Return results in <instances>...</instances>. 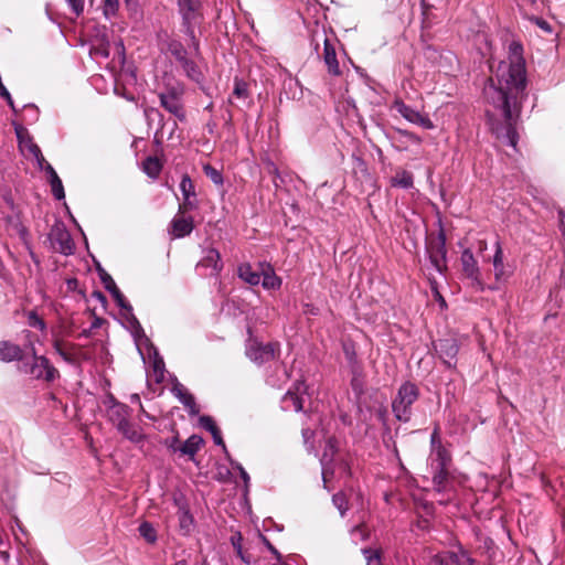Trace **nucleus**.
<instances>
[{"label":"nucleus","instance_id":"9","mask_svg":"<svg viewBox=\"0 0 565 565\" xmlns=\"http://www.w3.org/2000/svg\"><path fill=\"white\" fill-rule=\"evenodd\" d=\"M393 108L408 122L417 125L424 129H433L435 126L426 114H422L402 99L394 100Z\"/></svg>","mask_w":565,"mask_h":565},{"label":"nucleus","instance_id":"36","mask_svg":"<svg viewBox=\"0 0 565 565\" xmlns=\"http://www.w3.org/2000/svg\"><path fill=\"white\" fill-rule=\"evenodd\" d=\"M138 531H139L140 536H142L148 543L153 544L157 542V539H158L157 531L150 522H148V521L142 522L139 525Z\"/></svg>","mask_w":565,"mask_h":565},{"label":"nucleus","instance_id":"23","mask_svg":"<svg viewBox=\"0 0 565 565\" xmlns=\"http://www.w3.org/2000/svg\"><path fill=\"white\" fill-rule=\"evenodd\" d=\"M0 361L6 363L23 361V351L18 344L0 341Z\"/></svg>","mask_w":565,"mask_h":565},{"label":"nucleus","instance_id":"34","mask_svg":"<svg viewBox=\"0 0 565 565\" xmlns=\"http://www.w3.org/2000/svg\"><path fill=\"white\" fill-rule=\"evenodd\" d=\"M143 172L152 179L158 178L161 172L162 166L158 158L148 157L142 163Z\"/></svg>","mask_w":565,"mask_h":565},{"label":"nucleus","instance_id":"2","mask_svg":"<svg viewBox=\"0 0 565 565\" xmlns=\"http://www.w3.org/2000/svg\"><path fill=\"white\" fill-rule=\"evenodd\" d=\"M106 407L107 420L117 431L132 444H140L146 436L140 426L130 422L132 409L125 403L119 402L111 393L103 401Z\"/></svg>","mask_w":565,"mask_h":565},{"label":"nucleus","instance_id":"62","mask_svg":"<svg viewBox=\"0 0 565 565\" xmlns=\"http://www.w3.org/2000/svg\"><path fill=\"white\" fill-rule=\"evenodd\" d=\"M34 160L36 162V167L40 169V170H43L44 166L47 164L49 162L45 160V158L43 157L42 152H40L39 156L34 157Z\"/></svg>","mask_w":565,"mask_h":565},{"label":"nucleus","instance_id":"17","mask_svg":"<svg viewBox=\"0 0 565 565\" xmlns=\"http://www.w3.org/2000/svg\"><path fill=\"white\" fill-rule=\"evenodd\" d=\"M438 246L436 254H429L430 267L438 274H443L446 269V236L444 232L438 234Z\"/></svg>","mask_w":565,"mask_h":565},{"label":"nucleus","instance_id":"25","mask_svg":"<svg viewBox=\"0 0 565 565\" xmlns=\"http://www.w3.org/2000/svg\"><path fill=\"white\" fill-rule=\"evenodd\" d=\"M102 284L104 285V288L110 292L111 297L114 298L117 306L120 307V309L124 311L131 310V305L126 300L125 296L121 294L111 276L103 278Z\"/></svg>","mask_w":565,"mask_h":565},{"label":"nucleus","instance_id":"39","mask_svg":"<svg viewBox=\"0 0 565 565\" xmlns=\"http://www.w3.org/2000/svg\"><path fill=\"white\" fill-rule=\"evenodd\" d=\"M242 541L243 536L241 532H236L234 535L231 536V544L234 547L237 556L244 562L249 563V559L244 555L243 547H242Z\"/></svg>","mask_w":565,"mask_h":565},{"label":"nucleus","instance_id":"33","mask_svg":"<svg viewBox=\"0 0 565 565\" xmlns=\"http://www.w3.org/2000/svg\"><path fill=\"white\" fill-rule=\"evenodd\" d=\"M125 317L128 320L131 329H132V335L138 341L139 339H145V341L148 343L149 339L146 337L143 328L141 327L140 322L136 318V316L132 312V309L130 311H125Z\"/></svg>","mask_w":565,"mask_h":565},{"label":"nucleus","instance_id":"53","mask_svg":"<svg viewBox=\"0 0 565 565\" xmlns=\"http://www.w3.org/2000/svg\"><path fill=\"white\" fill-rule=\"evenodd\" d=\"M23 148H25L33 156V158L39 156L40 152H42L40 147L35 142H33L31 136H28L26 143Z\"/></svg>","mask_w":565,"mask_h":565},{"label":"nucleus","instance_id":"31","mask_svg":"<svg viewBox=\"0 0 565 565\" xmlns=\"http://www.w3.org/2000/svg\"><path fill=\"white\" fill-rule=\"evenodd\" d=\"M281 407L285 411L292 409L295 412H301L303 408V399L301 396H299L297 393L288 391L282 399H281Z\"/></svg>","mask_w":565,"mask_h":565},{"label":"nucleus","instance_id":"45","mask_svg":"<svg viewBox=\"0 0 565 565\" xmlns=\"http://www.w3.org/2000/svg\"><path fill=\"white\" fill-rule=\"evenodd\" d=\"M28 323L30 327L36 328L41 331H44L46 329L45 321L35 311L29 312Z\"/></svg>","mask_w":565,"mask_h":565},{"label":"nucleus","instance_id":"29","mask_svg":"<svg viewBox=\"0 0 565 565\" xmlns=\"http://www.w3.org/2000/svg\"><path fill=\"white\" fill-rule=\"evenodd\" d=\"M262 273L254 270L249 263H243L237 267V276L250 286L260 284Z\"/></svg>","mask_w":565,"mask_h":565},{"label":"nucleus","instance_id":"20","mask_svg":"<svg viewBox=\"0 0 565 565\" xmlns=\"http://www.w3.org/2000/svg\"><path fill=\"white\" fill-rule=\"evenodd\" d=\"M160 100L161 107H163L168 113L173 115L178 120L185 121L186 115L184 110V105L182 99L170 98L167 96H158Z\"/></svg>","mask_w":565,"mask_h":565},{"label":"nucleus","instance_id":"15","mask_svg":"<svg viewBox=\"0 0 565 565\" xmlns=\"http://www.w3.org/2000/svg\"><path fill=\"white\" fill-rule=\"evenodd\" d=\"M171 392L186 408L190 416H196L200 413V408L196 405L194 396L185 390L177 377L173 380Z\"/></svg>","mask_w":565,"mask_h":565},{"label":"nucleus","instance_id":"16","mask_svg":"<svg viewBox=\"0 0 565 565\" xmlns=\"http://www.w3.org/2000/svg\"><path fill=\"white\" fill-rule=\"evenodd\" d=\"M179 186L183 195V203L180 205V211L194 210L196 207L195 190L191 178L188 174H183Z\"/></svg>","mask_w":565,"mask_h":565},{"label":"nucleus","instance_id":"37","mask_svg":"<svg viewBox=\"0 0 565 565\" xmlns=\"http://www.w3.org/2000/svg\"><path fill=\"white\" fill-rule=\"evenodd\" d=\"M335 452V445H334V441L332 439H329L327 441V445H326V448H324V452L320 459V462H321V466H322V472H323V476L326 475L327 472V466L329 463H331L332 461V456L333 454Z\"/></svg>","mask_w":565,"mask_h":565},{"label":"nucleus","instance_id":"59","mask_svg":"<svg viewBox=\"0 0 565 565\" xmlns=\"http://www.w3.org/2000/svg\"><path fill=\"white\" fill-rule=\"evenodd\" d=\"M397 132L404 137H406L408 140L414 142H419L420 139L412 131L405 130V129H397Z\"/></svg>","mask_w":565,"mask_h":565},{"label":"nucleus","instance_id":"46","mask_svg":"<svg viewBox=\"0 0 565 565\" xmlns=\"http://www.w3.org/2000/svg\"><path fill=\"white\" fill-rule=\"evenodd\" d=\"M529 21L548 34L553 32L552 25L543 18L531 15L529 17Z\"/></svg>","mask_w":565,"mask_h":565},{"label":"nucleus","instance_id":"52","mask_svg":"<svg viewBox=\"0 0 565 565\" xmlns=\"http://www.w3.org/2000/svg\"><path fill=\"white\" fill-rule=\"evenodd\" d=\"M23 148H25L33 156V158L39 156L40 152H42L40 147L35 142H33L31 136H28L26 143Z\"/></svg>","mask_w":565,"mask_h":565},{"label":"nucleus","instance_id":"56","mask_svg":"<svg viewBox=\"0 0 565 565\" xmlns=\"http://www.w3.org/2000/svg\"><path fill=\"white\" fill-rule=\"evenodd\" d=\"M302 311L307 316H318L320 312L319 308L313 303H305Z\"/></svg>","mask_w":565,"mask_h":565},{"label":"nucleus","instance_id":"3","mask_svg":"<svg viewBox=\"0 0 565 565\" xmlns=\"http://www.w3.org/2000/svg\"><path fill=\"white\" fill-rule=\"evenodd\" d=\"M178 13L181 18L182 32L189 40V47L194 55H200V40L195 30L204 23V7L202 0H177Z\"/></svg>","mask_w":565,"mask_h":565},{"label":"nucleus","instance_id":"48","mask_svg":"<svg viewBox=\"0 0 565 565\" xmlns=\"http://www.w3.org/2000/svg\"><path fill=\"white\" fill-rule=\"evenodd\" d=\"M332 502L333 504L335 505V508L339 510L340 514L342 516H344L347 510H348V505H347V501H345V498L343 494L341 493H337L332 497Z\"/></svg>","mask_w":565,"mask_h":565},{"label":"nucleus","instance_id":"57","mask_svg":"<svg viewBox=\"0 0 565 565\" xmlns=\"http://www.w3.org/2000/svg\"><path fill=\"white\" fill-rule=\"evenodd\" d=\"M211 435L213 437L214 443L218 446H222L223 450L226 452V446L224 444L220 429L217 428L215 431H212Z\"/></svg>","mask_w":565,"mask_h":565},{"label":"nucleus","instance_id":"60","mask_svg":"<svg viewBox=\"0 0 565 565\" xmlns=\"http://www.w3.org/2000/svg\"><path fill=\"white\" fill-rule=\"evenodd\" d=\"M262 540L264 542V544L266 545V547L275 555L277 556L278 559H280V554L278 553V551L271 545V543L268 541V539L264 535H262Z\"/></svg>","mask_w":565,"mask_h":565},{"label":"nucleus","instance_id":"30","mask_svg":"<svg viewBox=\"0 0 565 565\" xmlns=\"http://www.w3.org/2000/svg\"><path fill=\"white\" fill-rule=\"evenodd\" d=\"M351 372V388L355 397L359 399L364 394V373L362 366H354Z\"/></svg>","mask_w":565,"mask_h":565},{"label":"nucleus","instance_id":"4","mask_svg":"<svg viewBox=\"0 0 565 565\" xmlns=\"http://www.w3.org/2000/svg\"><path fill=\"white\" fill-rule=\"evenodd\" d=\"M419 397L418 386L411 382H404L397 390L396 396L392 401V412L394 417L402 423H408L412 418V406Z\"/></svg>","mask_w":565,"mask_h":565},{"label":"nucleus","instance_id":"47","mask_svg":"<svg viewBox=\"0 0 565 565\" xmlns=\"http://www.w3.org/2000/svg\"><path fill=\"white\" fill-rule=\"evenodd\" d=\"M428 280H429V284H430V288H431V291L434 292L435 295V298L436 300L439 302L440 307L441 308H445L447 305H446V300L444 299V297L440 295V292L438 291V285H437V281L436 279L433 277L431 273L428 274Z\"/></svg>","mask_w":565,"mask_h":565},{"label":"nucleus","instance_id":"8","mask_svg":"<svg viewBox=\"0 0 565 565\" xmlns=\"http://www.w3.org/2000/svg\"><path fill=\"white\" fill-rule=\"evenodd\" d=\"M277 343L250 342L246 348L247 358L257 365L265 364L276 358Z\"/></svg>","mask_w":565,"mask_h":565},{"label":"nucleus","instance_id":"21","mask_svg":"<svg viewBox=\"0 0 565 565\" xmlns=\"http://www.w3.org/2000/svg\"><path fill=\"white\" fill-rule=\"evenodd\" d=\"M53 348L55 352L65 361L67 364L74 365L78 362V355L74 350L77 348L74 343H64L62 340L55 339L53 341Z\"/></svg>","mask_w":565,"mask_h":565},{"label":"nucleus","instance_id":"22","mask_svg":"<svg viewBox=\"0 0 565 565\" xmlns=\"http://www.w3.org/2000/svg\"><path fill=\"white\" fill-rule=\"evenodd\" d=\"M262 265V277L260 282L264 289L267 290H278L282 285V280L279 276L276 275L273 266L270 264H260Z\"/></svg>","mask_w":565,"mask_h":565},{"label":"nucleus","instance_id":"19","mask_svg":"<svg viewBox=\"0 0 565 565\" xmlns=\"http://www.w3.org/2000/svg\"><path fill=\"white\" fill-rule=\"evenodd\" d=\"M148 355L152 363V371L156 383H161L164 380V361L162 356L159 354L158 349L149 341L148 342Z\"/></svg>","mask_w":565,"mask_h":565},{"label":"nucleus","instance_id":"24","mask_svg":"<svg viewBox=\"0 0 565 565\" xmlns=\"http://www.w3.org/2000/svg\"><path fill=\"white\" fill-rule=\"evenodd\" d=\"M323 61L330 74H340V67L337 60L335 49L327 36L323 38Z\"/></svg>","mask_w":565,"mask_h":565},{"label":"nucleus","instance_id":"64","mask_svg":"<svg viewBox=\"0 0 565 565\" xmlns=\"http://www.w3.org/2000/svg\"><path fill=\"white\" fill-rule=\"evenodd\" d=\"M559 216H561V225L559 226H561L563 237L565 239V211H561Z\"/></svg>","mask_w":565,"mask_h":565},{"label":"nucleus","instance_id":"13","mask_svg":"<svg viewBox=\"0 0 565 565\" xmlns=\"http://www.w3.org/2000/svg\"><path fill=\"white\" fill-rule=\"evenodd\" d=\"M503 249L499 238L494 242V254L491 263L493 266L494 278L498 282L507 281L513 273L512 266L503 262Z\"/></svg>","mask_w":565,"mask_h":565},{"label":"nucleus","instance_id":"12","mask_svg":"<svg viewBox=\"0 0 565 565\" xmlns=\"http://www.w3.org/2000/svg\"><path fill=\"white\" fill-rule=\"evenodd\" d=\"M202 268L210 269V273L207 274L210 276H217L222 271L223 263L221 259V254L216 248H202V257L200 262L196 264V269L200 270Z\"/></svg>","mask_w":565,"mask_h":565},{"label":"nucleus","instance_id":"44","mask_svg":"<svg viewBox=\"0 0 565 565\" xmlns=\"http://www.w3.org/2000/svg\"><path fill=\"white\" fill-rule=\"evenodd\" d=\"M343 352H344V355L348 361L350 370H353L354 366H362V364L358 361L356 352L353 349V347L344 345Z\"/></svg>","mask_w":565,"mask_h":565},{"label":"nucleus","instance_id":"54","mask_svg":"<svg viewBox=\"0 0 565 565\" xmlns=\"http://www.w3.org/2000/svg\"><path fill=\"white\" fill-rule=\"evenodd\" d=\"M72 11L78 17L84 11V0H66Z\"/></svg>","mask_w":565,"mask_h":565},{"label":"nucleus","instance_id":"7","mask_svg":"<svg viewBox=\"0 0 565 565\" xmlns=\"http://www.w3.org/2000/svg\"><path fill=\"white\" fill-rule=\"evenodd\" d=\"M49 238L56 252L66 256L74 253L75 245L73 238L62 222H57L52 226Z\"/></svg>","mask_w":565,"mask_h":565},{"label":"nucleus","instance_id":"5","mask_svg":"<svg viewBox=\"0 0 565 565\" xmlns=\"http://www.w3.org/2000/svg\"><path fill=\"white\" fill-rule=\"evenodd\" d=\"M167 51L174 57L182 71L191 81L201 84L204 75L194 60L188 56V50L178 39H168L166 41Z\"/></svg>","mask_w":565,"mask_h":565},{"label":"nucleus","instance_id":"61","mask_svg":"<svg viewBox=\"0 0 565 565\" xmlns=\"http://www.w3.org/2000/svg\"><path fill=\"white\" fill-rule=\"evenodd\" d=\"M92 297L95 298L96 300H98L103 305L107 303L106 296L102 291H99V290L93 291Z\"/></svg>","mask_w":565,"mask_h":565},{"label":"nucleus","instance_id":"42","mask_svg":"<svg viewBox=\"0 0 565 565\" xmlns=\"http://www.w3.org/2000/svg\"><path fill=\"white\" fill-rule=\"evenodd\" d=\"M103 12L107 19L115 17L119 9V0H102Z\"/></svg>","mask_w":565,"mask_h":565},{"label":"nucleus","instance_id":"10","mask_svg":"<svg viewBox=\"0 0 565 565\" xmlns=\"http://www.w3.org/2000/svg\"><path fill=\"white\" fill-rule=\"evenodd\" d=\"M173 504L178 509L177 516L179 523V532L183 536H189L195 527V521L190 511L189 504L183 495H174Z\"/></svg>","mask_w":565,"mask_h":565},{"label":"nucleus","instance_id":"43","mask_svg":"<svg viewBox=\"0 0 565 565\" xmlns=\"http://www.w3.org/2000/svg\"><path fill=\"white\" fill-rule=\"evenodd\" d=\"M183 93H184L183 87L181 85L177 84V85L168 86L163 92H160L158 94V96H167V97H170L173 99L174 98L182 99Z\"/></svg>","mask_w":565,"mask_h":565},{"label":"nucleus","instance_id":"51","mask_svg":"<svg viewBox=\"0 0 565 565\" xmlns=\"http://www.w3.org/2000/svg\"><path fill=\"white\" fill-rule=\"evenodd\" d=\"M231 466L233 469H235L239 472L241 478L243 479L245 486L247 487L249 483V475L244 469V467L239 462L233 461V460H231Z\"/></svg>","mask_w":565,"mask_h":565},{"label":"nucleus","instance_id":"18","mask_svg":"<svg viewBox=\"0 0 565 565\" xmlns=\"http://www.w3.org/2000/svg\"><path fill=\"white\" fill-rule=\"evenodd\" d=\"M434 490L439 494L452 491L448 468H431Z\"/></svg>","mask_w":565,"mask_h":565},{"label":"nucleus","instance_id":"41","mask_svg":"<svg viewBox=\"0 0 565 565\" xmlns=\"http://www.w3.org/2000/svg\"><path fill=\"white\" fill-rule=\"evenodd\" d=\"M50 186L52 191V195L57 200L61 201L65 198L64 186L62 183V180L60 177L53 178V180H50Z\"/></svg>","mask_w":565,"mask_h":565},{"label":"nucleus","instance_id":"27","mask_svg":"<svg viewBox=\"0 0 565 565\" xmlns=\"http://www.w3.org/2000/svg\"><path fill=\"white\" fill-rule=\"evenodd\" d=\"M204 444V439L199 435H191L183 444L178 448V451L184 456H188L190 460L194 461L196 452L201 449Z\"/></svg>","mask_w":565,"mask_h":565},{"label":"nucleus","instance_id":"28","mask_svg":"<svg viewBox=\"0 0 565 565\" xmlns=\"http://www.w3.org/2000/svg\"><path fill=\"white\" fill-rule=\"evenodd\" d=\"M172 234L177 238L188 236L193 231V218L189 217H174L171 222Z\"/></svg>","mask_w":565,"mask_h":565},{"label":"nucleus","instance_id":"11","mask_svg":"<svg viewBox=\"0 0 565 565\" xmlns=\"http://www.w3.org/2000/svg\"><path fill=\"white\" fill-rule=\"evenodd\" d=\"M434 348L443 363L448 369L456 366L457 355L459 352V343L456 339H441L434 344Z\"/></svg>","mask_w":565,"mask_h":565},{"label":"nucleus","instance_id":"35","mask_svg":"<svg viewBox=\"0 0 565 565\" xmlns=\"http://www.w3.org/2000/svg\"><path fill=\"white\" fill-rule=\"evenodd\" d=\"M450 559L455 565H475L476 564V559L462 546H460L458 548V551L451 553Z\"/></svg>","mask_w":565,"mask_h":565},{"label":"nucleus","instance_id":"55","mask_svg":"<svg viewBox=\"0 0 565 565\" xmlns=\"http://www.w3.org/2000/svg\"><path fill=\"white\" fill-rule=\"evenodd\" d=\"M23 108L29 111L30 121H36L39 119V108L34 104L24 105Z\"/></svg>","mask_w":565,"mask_h":565},{"label":"nucleus","instance_id":"49","mask_svg":"<svg viewBox=\"0 0 565 565\" xmlns=\"http://www.w3.org/2000/svg\"><path fill=\"white\" fill-rule=\"evenodd\" d=\"M199 423H200V426L210 431L212 434V431H215L218 427L215 425L213 418L211 416H207V415H203L199 418Z\"/></svg>","mask_w":565,"mask_h":565},{"label":"nucleus","instance_id":"14","mask_svg":"<svg viewBox=\"0 0 565 565\" xmlns=\"http://www.w3.org/2000/svg\"><path fill=\"white\" fill-rule=\"evenodd\" d=\"M462 271L465 275L473 281L478 286L480 290H483V285L480 280V268L478 266V263L473 256V253L471 249L466 248L461 253L460 257Z\"/></svg>","mask_w":565,"mask_h":565},{"label":"nucleus","instance_id":"32","mask_svg":"<svg viewBox=\"0 0 565 565\" xmlns=\"http://www.w3.org/2000/svg\"><path fill=\"white\" fill-rule=\"evenodd\" d=\"M391 185L408 190L414 185V177L409 171L402 170L391 179Z\"/></svg>","mask_w":565,"mask_h":565},{"label":"nucleus","instance_id":"40","mask_svg":"<svg viewBox=\"0 0 565 565\" xmlns=\"http://www.w3.org/2000/svg\"><path fill=\"white\" fill-rule=\"evenodd\" d=\"M233 95L237 98H247L248 97V84L238 77L234 78V89Z\"/></svg>","mask_w":565,"mask_h":565},{"label":"nucleus","instance_id":"6","mask_svg":"<svg viewBox=\"0 0 565 565\" xmlns=\"http://www.w3.org/2000/svg\"><path fill=\"white\" fill-rule=\"evenodd\" d=\"M33 362L24 363L21 371L30 374L36 380L43 379L47 382L54 381L58 376V371L51 364L50 360L44 355H38L35 348L31 345Z\"/></svg>","mask_w":565,"mask_h":565},{"label":"nucleus","instance_id":"38","mask_svg":"<svg viewBox=\"0 0 565 565\" xmlns=\"http://www.w3.org/2000/svg\"><path fill=\"white\" fill-rule=\"evenodd\" d=\"M203 171L205 175L216 185H222L224 182L223 174L216 168L211 164H205L203 167Z\"/></svg>","mask_w":565,"mask_h":565},{"label":"nucleus","instance_id":"58","mask_svg":"<svg viewBox=\"0 0 565 565\" xmlns=\"http://www.w3.org/2000/svg\"><path fill=\"white\" fill-rule=\"evenodd\" d=\"M42 171L46 173L47 182H50V180H53V178L58 177V174L56 173L55 169L52 167L51 163L45 164Z\"/></svg>","mask_w":565,"mask_h":565},{"label":"nucleus","instance_id":"50","mask_svg":"<svg viewBox=\"0 0 565 565\" xmlns=\"http://www.w3.org/2000/svg\"><path fill=\"white\" fill-rule=\"evenodd\" d=\"M14 131H15V136H17V139H18V142H19V147H24L25 143H26V138L29 135L28 130L22 127L21 125H15L14 124Z\"/></svg>","mask_w":565,"mask_h":565},{"label":"nucleus","instance_id":"1","mask_svg":"<svg viewBox=\"0 0 565 565\" xmlns=\"http://www.w3.org/2000/svg\"><path fill=\"white\" fill-rule=\"evenodd\" d=\"M513 60L510 63L501 62L498 67L497 82L490 77L483 87L484 98L489 104L502 111L505 120L504 142L515 148L518 132L516 119L521 111V99L526 87L525 62L521 56L522 46L513 42L510 45Z\"/></svg>","mask_w":565,"mask_h":565},{"label":"nucleus","instance_id":"26","mask_svg":"<svg viewBox=\"0 0 565 565\" xmlns=\"http://www.w3.org/2000/svg\"><path fill=\"white\" fill-rule=\"evenodd\" d=\"M430 461L431 468H448L451 457L441 443L437 444L436 449H431Z\"/></svg>","mask_w":565,"mask_h":565},{"label":"nucleus","instance_id":"63","mask_svg":"<svg viewBox=\"0 0 565 565\" xmlns=\"http://www.w3.org/2000/svg\"><path fill=\"white\" fill-rule=\"evenodd\" d=\"M178 443H179L178 437H173V438H171L170 440L167 441V446L172 451H178V448H179Z\"/></svg>","mask_w":565,"mask_h":565}]
</instances>
